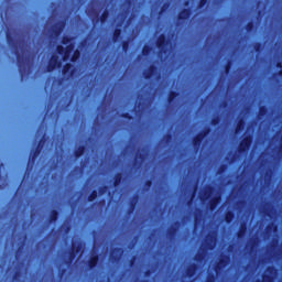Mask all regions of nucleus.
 <instances>
[{
	"label": "nucleus",
	"instance_id": "f257e3e1",
	"mask_svg": "<svg viewBox=\"0 0 282 282\" xmlns=\"http://www.w3.org/2000/svg\"><path fill=\"white\" fill-rule=\"evenodd\" d=\"M6 39L9 47L14 50V54L18 61L19 74H20L21 80H23L28 77V74H29L28 57H25V55L19 52V43H17V40L14 39V35H12V32L7 31Z\"/></svg>",
	"mask_w": 282,
	"mask_h": 282
},
{
	"label": "nucleus",
	"instance_id": "f03ea898",
	"mask_svg": "<svg viewBox=\"0 0 282 282\" xmlns=\"http://www.w3.org/2000/svg\"><path fill=\"white\" fill-rule=\"evenodd\" d=\"M41 133H42V138L40 139L36 148L34 150H32L29 155L25 175H28V173L32 172V170L34 169V164H36V160L41 155V151H43V147H45V133H43V132H41Z\"/></svg>",
	"mask_w": 282,
	"mask_h": 282
},
{
	"label": "nucleus",
	"instance_id": "7ed1b4c3",
	"mask_svg": "<svg viewBox=\"0 0 282 282\" xmlns=\"http://www.w3.org/2000/svg\"><path fill=\"white\" fill-rule=\"evenodd\" d=\"M83 251V242H73L70 250L68 252V259L65 261L66 265H72L74 259H76L77 254H80Z\"/></svg>",
	"mask_w": 282,
	"mask_h": 282
},
{
	"label": "nucleus",
	"instance_id": "20e7f679",
	"mask_svg": "<svg viewBox=\"0 0 282 282\" xmlns=\"http://www.w3.org/2000/svg\"><path fill=\"white\" fill-rule=\"evenodd\" d=\"M62 76L65 78V80H72L76 78V67H74V64L66 63L64 64L62 68Z\"/></svg>",
	"mask_w": 282,
	"mask_h": 282
},
{
	"label": "nucleus",
	"instance_id": "39448f33",
	"mask_svg": "<svg viewBox=\"0 0 282 282\" xmlns=\"http://www.w3.org/2000/svg\"><path fill=\"white\" fill-rule=\"evenodd\" d=\"M252 147V134L242 138L238 145V153H248Z\"/></svg>",
	"mask_w": 282,
	"mask_h": 282
},
{
	"label": "nucleus",
	"instance_id": "423d86ee",
	"mask_svg": "<svg viewBox=\"0 0 282 282\" xmlns=\"http://www.w3.org/2000/svg\"><path fill=\"white\" fill-rule=\"evenodd\" d=\"M166 45H169V37H166V34L162 33L156 39V47L160 50L161 54H166V52H169Z\"/></svg>",
	"mask_w": 282,
	"mask_h": 282
},
{
	"label": "nucleus",
	"instance_id": "0eeeda50",
	"mask_svg": "<svg viewBox=\"0 0 282 282\" xmlns=\"http://www.w3.org/2000/svg\"><path fill=\"white\" fill-rule=\"evenodd\" d=\"M61 67H63V62L58 59V55H52L48 59L46 72H54V69H58Z\"/></svg>",
	"mask_w": 282,
	"mask_h": 282
},
{
	"label": "nucleus",
	"instance_id": "6e6552de",
	"mask_svg": "<svg viewBox=\"0 0 282 282\" xmlns=\"http://www.w3.org/2000/svg\"><path fill=\"white\" fill-rule=\"evenodd\" d=\"M278 270L274 265H269L265 269V273L262 274V282H274V276H276Z\"/></svg>",
	"mask_w": 282,
	"mask_h": 282
},
{
	"label": "nucleus",
	"instance_id": "1a4fd4ad",
	"mask_svg": "<svg viewBox=\"0 0 282 282\" xmlns=\"http://www.w3.org/2000/svg\"><path fill=\"white\" fill-rule=\"evenodd\" d=\"M230 257L228 254L221 256L214 267L216 274H219V272H221V270L228 265Z\"/></svg>",
	"mask_w": 282,
	"mask_h": 282
},
{
	"label": "nucleus",
	"instance_id": "9d476101",
	"mask_svg": "<svg viewBox=\"0 0 282 282\" xmlns=\"http://www.w3.org/2000/svg\"><path fill=\"white\" fill-rule=\"evenodd\" d=\"M124 251L120 247H116L115 249L111 250L110 252V261L112 263H118L120 259H122V253Z\"/></svg>",
	"mask_w": 282,
	"mask_h": 282
},
{
	"label": "nucleus",
	"instance_id": "9b49d317",
	"mask_svg": "<svg viewBox=\"0 0 282 282\" xmlns=\"http://www.w3.org/2000/svg\"><path fill=\"white\" fill-rule=\"evenodd\" d=\"M180 226H182V223L180 220H176L173 226H171L167 230V237L170 239H175L177 237V232L180 230Z\"/></svg>",
	"mask_w": 282,
	"mask_h": 282
},
{
	"label": "nucleus",
	"instance_id": "f8f14e48",
	"mask_svg": "<svg viewBox=\"0 0 282 282\" xmlns=\"http://www.w3.org/2000/svg\"><path fill=\"white\" fill-rule=\"evenodd\" d=\"M155 74H158V66L151 64L148 69L143 72V78H145V80H151Z\"/></svg>",
	"mask_w": 282,
	"mask_h": 282
},
{
	"label": "nucleus",
	"instance_id": "ddd939ff",
	"mask_svg": "<svg viewBox=\"0 0 282 282\" xmlns=\"http://www.w3.org/2000/svg\"><path fill=\"white\" fill-rule=\"evenodd\" d=\"M100 261V256L98 253L91 254L87 261V268L89 270H94L98 267V263Z\"/></svg>",
	"mask_w": 282,
	"mask_h": 282
},
{
	"label": "nucleus",
	"instance_id": "4468645a",
	"mask_svg": "<svg viewBox=\"0 0 282 282\" xmlns=\"http://www.w3.org/2000/svg\"><path fill=\"white\" fill-rule=\"evenodd\" d=\"M65 30V21L61 20L58 21L52 29L53 35L55 37L61 36L63 34V31Z\"/></svg>",
	"mask_w": 282,
	"mask_h": 282
},
{
	"label": "nucleus",
	"instance_id": "2eb2a0df",
	"mask_svg": "<svg viewBox=\"0 0 282 282\" xmlns=\"http://www.w3.org/2000/svg\"><path fill=\"white\" fill-rule=\"evenodd\" d=\"M192 14H193V11L191 10V8H185L178 12L177 21H188Z\"/></svg>",
	"mask_w": 282,
	"mask_h": 282
},
{
	"label": "nucleus",
	"instance_id": "dca6fc26",
	"mask_svg": "<svg viewBox=\"0 0 282 282\" xmlns=\"http://www.w3.org/2000/svg\"><path fill=\"white\" fill-rule=\"evenodd\" d=\"M138 202H140V196L135 194L130 200L128 215H133V213H135V208H138Z\"/></svg>",
	"mask_w": 282,
	"mask_h": 282
},
{
	"label": "nucleus",
	"instance_id": "f3484780",
	"mask_svg": "<svg viewBox=\"0 0 282 282\" xmlns=\"http://www.w3.org/2000/svg\"><path fill=\"white\" fill-rule=\"evenodd\" d=\"M221 204V195H216L213 198H210L208 203L209 210H217V207Z\"/></svg>",
	"mask_w": 282,
	"mask_h": 282
},
{
	"label": "nucleus",
	"instance_id": "a211bd4d",
	"mask_svg": "<svg viewBox=\"0 0 282 282\" xmlns=\"http://www.w3.org/2000/svg\"><path fill=\"white\" fill-rule=\"evenodd\" d=\"M74 52V43L70 44H66L65 47V55L62 56V61L64 63H67V61H69V56H72V53Z\"/></svg>",
	"mask_w": 282,
	"mask_h": 282
},
{
	"label": "nucleus",
	"instance_id": "6ab92c4d",
	"mask_svg": "<svg viewBox=\"0 0 282 282\" xmlns=\"http://www.w3.org/2000/svg\"><path fill=\"white\" fill-rule=\"evenodd\" d=\"M198 269H199V267L197 265V263H192L185 271L186 276H188V279H193V276H195V274H197Z\"/></svg>",
	"mask_w": 282,
	"mask_h": 282
},
{
	"label": "nucleus",
	"instance_id": "aec40b11",
	"mask_svg": "<svg viewBox=\"0 0 282 282\" xmlns=\"http://www.w3.org/2000/svg\"><path fill=\"white\" fill-rule=\"evenodd\" d=\"M202 142H204V139L197 133L192 140V144L194 149H196V151H199V149L202 148Z\"/></svg>",
	"mask_w": 282,
	"mask_h": 282
},
{
	"label": "nucleus",
	"instance_id": "412c9836",
	"mask_svg": "<svg viewBox=\"0 0 282 282\" xmlns=\"http://www.w3.org/2000/svg\"><path fill=\"white\" fill-rule=\"evenodd\" d=\"M205 246L207 250H214L215 249V236L208 235L205 240Z\"/></svg>",
	"mask_w": 282,
	"mask_h": 282
},
{
	"label": "nucleus",
	"instance_id": "4be33fe9",
	"mask_svg": "<svg viewBox=\"0 0 282 282\" xmlns=\"http://www.w3.org/2000/svg\"><path fill=\"white\" fill-rule=\"evenodd\" d=\"M247 232H248V225L246 223H241L239 230L237 232L238 239H243V237H246Z\"/></svg>",
	"mask_w": 282,
	"mask_h": 282
},
{
	"label": "nucleus",
	"instance_id": "5701e85b",
	"mask_svg": "<svg viewBox=\"0 0 282 282\" xmlns=\"http://www.w3.org/2000/svg\"><path fill=\"white\" fill-rule=\"evenodd\" d=\"M123 177H124V175L122 174V172L115 174L112 186L115 188H118V186H120L122 184Z\"/></svg>",
	"mask_w": 282,
	"mask_h": 282
},
{
	"label": "nucleus",
	"instance_id": "b1692460",
	"mask_svg": "<svg viewBox=\"0 0 282 282\" xmlns=\"http://www.w3.org/2000/svg\"><path fill=\"white\" fill-rule=\"evenodd\" d=\"M144 160H147V155H144V153H137L135 154V159H134V166H142V162H144Z\"/></svg>",
	"mask_w": 282,
	"mask_h": 282
},
{
	"label": "nucleus",
	"instance_id": "393cba45",
	"mask_svg": "<svg viewBox=\"0 0 282 282\" xmlns=\"http://www.w3.org/2000/svg\"><path fill=\"white\" fill-rule=\"evenodd\" d=\"M246 129V120L243 118H240L236 124L235 133H241Z\"/></svg>",
	"mask_w": 282,
	"mask_h": 282
},
{
	"label": "nucleus",
	"instance_id": "a878e982",
	"mask_svg": "<svg viewBox=\"0 0 282 282\" xmlns=\"http://www.w3.org/2000/svg\"><path fill=\"white\" fill-rule=\"evenodd\" d=\"M109 19V10H105L101 15L97 19H95L96 23H107V20Z\"/></svg>",
	"mask_w": 282,
	"mask_h": 282
},
{
	"label": "nucleus",
	"instance_id": "bb28decb",
	"mask_svg": "<svg viewBox=\"0 0 282 282\" xmlns=\"http://www.w3.org/2000/svg\"><path fill=\"white\" fill-rule=\"evenodd\" d=\"M121 37H122V29L116 28L112 32L113 43H118V41H120Z\"/></svg>",
	"mask_w": 282,
	"mask_h": 282
},
{
	"label": "nucleus",
	"instance_id": "cd10ccee",
	"mask_svg": "<svg viewBox=\"0 0 282 282\" xmlns=\"http://www.w3.org/2000/svg\"><path fill=\"white\" fill-rule=\"evenodd\" d=\"M58 210L57 209H53L51 210L50 217H48V224H56V221H58Z\"/></svg>",
	"mask_w": 282,
	"mask_h": 282
},
{
	"label": "nucleus",
	"instance_id": "c85d7f7f",
	"mask_svg": "<svg viewBox=\"0 0 282 282\" xmlns=\"http://www.w3.org/2000/svg\"><path fill=\"white\" fill-rule=\"evenodd\" d=\"M180 97V93L177 90H172L167 95V102L169 105H173L175 102V99Z\"/></svg>",
	"mask_w": 282,
	"mask_h": 282
},
{
	"label": "nucleus",
	"instance_id": "c756f323",
	"mask_svg": "<svg viewBox=\"0 0 282 282\" xmlns=\"http://www.w3.org/2000/svg\"><path fill=\"white\" fill-rule=\"evenodd\" d=\"M87 150V147L85 145H79L75 151H74V155L76 158V160H78V158H83V155H85V151Z\"/></svg>",
	"mask_w": 282,
	"mask_h": 282
},
{
	"label": "nucleus",
	"instance_id": "7c9ffc66",
	"mask_svg": "<svg viewBox=\"0 0 282 282\" xmlns=\"http://www.w3.org/2000/svg\"><path fill=\"white\" fill-rule=\"evenodd\" d=\"M70 63H78L80 61V50L76 48L73 51V55L69 56Z\"/></svg>",
	"mask_w": 282,
	"mask_h": 282
},
{
	"label": "nucleus",
	"instance_id": "2f4dec72",
	"mask_svg": "<svg viewBox=\"0 0 282 282\" xmlns=\"http://www.w3.org/2000/svg\"><path fill=\"white\" fill-rule=\"evenodd\" d=\"M235 212L232 210H227L225 214V221L226 224H232V221L235 220Z\"/></svg>",
	"mask_w": 282,
	"mask_h": 282
},
{
	"label": "nucleus",
	"instance_id": "473e14b6",
	"mask_svg": "<svg viewBox=\"0 0 282 282\" xmlns=\"http://www.w3.org/2000/svg\"><path fill=\"white\" fill-rule=\"evenodd\" d=\"M213 191H215V187L208 186L207 189L204 192V195L200 199L203 202L206 200V199H210V196L213 195Z\"/></svg>",
	"mask_w": 282,
	"mask_h": 282
},
{
	"label": "nucleus",
	"instance_id": "72a5a7b5",
	"mask_svg": "<svg viewBox=\"0 0 282 282\" xmlns=\"http://www.w3.org/2000/svg\"><path fill=\"white\" fill-rule=\"evenodd\" d=\"M151 52H153V47H151V45L145 44L142 47L141 54L142 56H149V54H151Z\"/></svg>",
	"mask_w": 282,
	"mask_h": 282
},
{
	"label": "nucleus",
	"instance_id": "f704fd0d",
	"mask_svg": "<svg viewBox=\"0 0 282 282\" xmlns=\"http://www.w3.org/2000/svg\"><path fill=\"white\" fill-rule=\"evenodd\" d=\"M263 47H264V45H263L262 42H256V43L253 44V50H254V52H256L257 54H261V53L263 52Z\"/></svg>",
	"mask_w": 282,
	"mask_h": 282
},
{
	"label": "nucleus",
	"instance_id": "c9c22d12",
	"mask_svg": "<svg viewBox=\"0 0 282 282\" xmlns=\"http://www.w3.org/2000/svg\"><path fill=\"white\" fill-rule=\"evenodd\" d=\"M72 41H74V37H72L69 35H64L62 37V45H69L72 43Z\"/></svg>",
	"mask_w": 282,
	"mask_h": 282
},
{
	"label": "nucleus",
	"instance_id": "e433bc0d",
	"mask_svg": "<svg viewBox=\"0 0 282 282\" xmlns=\"http://www.w3.org/2000/svg\"><path fill=\"white\" fill-rule=\"evenodd\" d=\"M210 128H205L204 130H202L200 132H198L199 137L203 140H206V138L208 137V134L210 133Z\"/></svg>",
	"mask_w": 282,
	"mask_h": 282
},
{
	"label": "nucleus",
	"instance_id": "4c0bfd02",
	"mask_svg": "<svg viewBox=\"0 0 282 282\" xmlns=\"http://www.w3.org/2000/svg\"><path fill=\"white\" fill-rule=\"evenodd\" d=\"M206 259V254L204 252H197L194 257V261H198V263H202Z\"/></svg>",
	"mask_w": 282,
	"mask_h": 282
},
{
	"label": "nucleus",
	"instance_id": "58836bf2",
	"mask_svg": "<svg viewBox=\"0 0 282 282\" xmlns=\"http://www.w3.org/2000/svg\"><path fill=\"white\" fill-rule=\"evenodd\" d=\"M98 198V191L94 189L89 196H88V202H95Z\"/></svg>",
	"mask_w": 282,
	"mask_h": 282
},
{
	"label": "nucleus",
	"instance_id": "ea45409f",
	"mask_svg": "<svg viewBox=\"0 0 282 282\" xmlns=\"http://www.w3.org/2000/svg\"><path fill=\"white\" fill-rule=\"evenodd\" d=\"M220 122H221V117H220V116H216V117H214V118L212 119L210 124H212L213 127H217V126H219Z\"/></svg>",
	"mask_w": 282,
	"mask_h": 282
},
{
	"label": "nucleus",
	"instance_id": "a19ab883",
	"mask_svg": "<svg viewBox=\"0 0 282 282\" xmlns=\"http://www.w3.org/2000/svg\"><path fill=\"white\" fill-rule=\"evenodd\" d=\"M55 50L59 56H65V47L63 45L58 44Z\"/></svg>",
	"mask_w": 282,
	"mask_h": 282
},
{
	"label": "nucleus",
	"instance_id": "79ce46f5",
	"mask_svg": "<svg viewBox=\"0 0 282 282\" xmlns=\"http://www.w3.org/2000/svg\"><path fill=\"white\" fill-rule=\"evenodd\" d=\"M276 225L274 223H271L267 226V232H276Z\"/></svg>",
	"mask_w": 282,
	"mask_h": 282
},
{
	"label": "nucleus",
	"instance_id": "37998d69",
	"mask_svg": "<svg viewBox=\"0 0 282 282\" xmlns=\"http://www.w3.org/2000/svg\"><path fill=\"white\" fill-rule=\"evenodd\" d=\"M230 69H232V61L229 59L225 65V74H230Z\"/></svg>",
	"mask_w": 282,
	"mask_h": 282
},
{
	"label": "nucleus",
	"instance_id": "c03bdc74",
	"mask_svg": "<svg viewBox=\"0 0 282 282\" xmlns=\"http://www.w3.org/2000/svg\"><path fill=\"white\" fill-rule=\"evenodd\" d=\"M246 31L247 32H253L254 31V22L250 21L246 24Z\"/></svg>",
	"mask_w": 282,
	"mask_h": 282
},
{
	"label": "nucleus",
	"instance_id": "a18cd8bd",
	"mask_svg": "<svg viewBox=\"0 0 282 282\" xmlns=\"http://www.w3.org/2000/svg\"><path fill=\"white\" fill-rule=\"evenodd\" d=\"M217 281V275H215L214 273H209L205 280V282H215Z\"/></svg>",
	"mask_w": 282,
	"mask_h": 282
},
{
	"label": "nucleus",
	"instance_id": "49530a36",
	"mask_svg": "<svg viewBox=\"0 0 282 282\" xmlns=\"http://www.w3.org/2000/svg\"><path fill=\"white\" fill-rule=\"evenodd\" d=\"M259 115H260V116H267V115H268V107H265V106H260V108H259Z\"/></svg>",
	"mask_w": 282,
	"mask_h": 282
},
{
	"label": "nucleus",
	"instance_id": "de8ad7c7",
	"mask_svg": "<svg viewBox=\"0 0 282 282\" xmlns=\"http://www.w3.org/2000/svg\"><path fill=\"white\" fill-rule=\"evenodd\" d=\"M122 52H129V40L121 43Z\"/></svg>",
	"mask_w": 282,
	"mask_h": 282
},
{
	"label": "nucleus",
	"instance_id": "09e8293b",
	"mask_svg": "<svg viewBox=\"0 0 282 282\" xmlns=\"http://www.w3.org/2000/svg\"><path fill=\"white\" fill-rule=\"evenodd\" d=\"M107 191H109V186L104 185V186L99 187L98 193H99V195H105L107 193Z\"/></svg>",
	"mask_w": 282,
	"mask_h": 282
},
{
	"label": "nucleus",
	"instance_id": "8fccbe9b",
	"mask_svg": "<svg viewBox=\"0 0 282 282\" xmlns=\"http://www.w3.org/2000/svg\"><path fill=\"white\" fill-rule=\"evenodd\" d=\"M227 169H228V165L221 164V165L218 167V175H221V173H226Z\"/></svg>",
	"mask_w": 282,
	"mask_h": 282
},
{
	"label": "nucleus",
	"instance_id": "3c124183",
	"mask_svg": "<svg viewBox=\"0 0 282 282\" xmlns=\"http://www.w3.org/2000/svg\"><path fill=\"white\" fill-rule=\"evenodd\" d=\"M121 118H124V120H133V115L129 112L121 113Z\"/></svg>",
	"mask_w": 282,
	"mask_h": 282
},
{
	"label": "nucleus",
	"instance_id": "603ef678",
	"mask_svg": "<svg viewBox=\"0 0 282 282\" xmlns=\"http://www.w3.org/2000/svg\"><path fill=\"white\" fill-rule=\"evenodd\" d=\"M207 3L208 0H199L197 6L198 10H202V8H204Z\"/></svg>",
	"mask_w": 282,
	"mask_h": 282
},
{
	"label": "nucleus",
	"instance_id": "864d4df0",
	"mask_svg": "<svg viewBox=\"0 0 282 282\" xmlns=\"http://www.w3.org/2000/svg\"><path fill=\"white\" fill-rule=\"evenodd\" d=\"M144 186L147 189L151 188L153 186V181L152 180L145 181Z\"/></svg>",
	"mask_w": 282,
	"mask_h": 282
},
{
	"label": "nucleus",
	"instance_id": "5fc2aeb1",
	"mask_svg": "<svg viewBox=\"0 0 282 282\" xmlns=\"http://www.w3.org/2000/svg\"><path fill=\"white\" fill-rule=\"evenodd\" d=\"M164 140H165V142H171V140H173V134H171V133L165 134Z\"/></svg>",
	"mask_w": 282,
	"mask_h": 282
},
{
	"label": "nucleus",
	"instance_id": "6e6d98bb",
	"mask_svg": "<svg viewBox=\"0 0 282 282\" xmlns=\"http://www.w3.org/2000/svg\"><path fill=\"white\" fill-rule=\"evenodd\" d=\"M166 8H169V3H164V6L161 7L160 14H163V12H166Z\"/></svg>",
	"mask_w": 282,
	"mask_h": 282
},
{
	"label": "nucleus",
	"instance_id": "4d7b16f0",
	"mask_svg": "<svg viewBox=\"0 0 282 282\" xmlns=\"http://www.w3.org/2000/svg\"><path fill=\"white\" fill-rule=\"evenodd\" d=\"M21 276V271H15L13 274V280L17 281Z\"/></svg>",
	"mask_w": 282,
	"mask_h": 282
},
{
	"label": "nucleus",
	"instance_id": "13d9d810",
	"mask_svg": "<svg viewBox=\"0 0 282 282\" xmlns=\"http://www.w3.org/2000/svg\"><path fill=\"white\" fill-rule=\"evenodd\" d=\"M62 228H65L64 232H69V230H72V227H69V225H63Z\"/></svg>",
	"mask_w": 282,
	"mask_h": 282
},
{
	"label": "nucleus",
	"instance_id": "bf43d9fd",
	"mask_svg": "<svg viewBox=\"0 0 282 282\" xmlns=\"http://www.w3.org/2000/svg\"><path fill=\"white\" fill-rule=\"evenodd\" d=\"M151 274H153V271H151V269H148V270L144 272V276H151Z\"/></svg>",
	"mask_w": 282,
	"mask_h": 282
},
{
	"label": "nucleus",
	"instance_id": "052dcab7",
	"mask_svg": "<svg viewBox=\"0 0 282 282\" xmlns=\"http://www.w3.org/2000/svg\"><path fill=\"white\" fill-rule=\"evenodd\" d=\"M135 263V256H133L129 262L130 265H134Z\"/></svg>",
	"mask_w": 282,
	"mask_h": 282
},
{
	"label": "nucleus",
	"instance_id": "680f3d73",
	"mask_svg": "<svg viewBox=\"0 0 282 282\" xmlns=\"http://www.w3.org/2000/svg\"><path fill=\"white\" fill-rule=\"evenodd\" d=\"M275 67H278V69H282V62H278V63L275 64Z\"/></svg>",
	"mask_w": 282,
	"mask_h": 282
},
{
	"label": "nucleus",
	"instance_id": "e2e57ef3",
	"mask_svg": "<svg viewBox=\"0 0 282 282\" xmlns=\"http://www.w3.org/2000/svg\"><path fill=\"white\" fill-rule=\"evenodd\" d=\"M65 272H67V269H62L59 276H63V274H65Z\"/></svg>",
	"mask_w": 282,
	"mask_h": 282
},
{
	"label": "nucleus",
	"instance_id": "0e129e2a",
	"mask_svg": "<svg viewBox=\"0 0 282 282\" xmlns=\"http://www.w3.org/2000/svg\"><path fill=\"white\" fill-rule=\"evenodd\" d=\"M106 204V200L105 199H101L100 202H99V206H102V205H105Z\"/></svg>",
	"mask_w": 282,
	"mask_h": 282
},
{
	"label": "nucleus",
	"instance_id": "69168bd1",
	"mask_svg": "<svg viewBox=\"0 0 282 282\" xmlns=\"http://www.w3.org/2000/svg\"><path fill=\"white\" fill-rule=\"evenodd\" d=\"M198 219H199V216H198V215H195L194 221H195L196 224H197Z\"/></svg>",
	"mask_w": 282,
	"mask_h": 282
},
{
	"label": "nucleus",
	"instance_id": "338daca9",
	"mask_svg": "<svg viewBox=\"0 0 282 282\" xmlns=\"http://www.w3.org/2000/svg\"><path fill=\"white\" fill-rule=\"evenodd\" d=\"M279 76H282V69L279 70Z\"/></svg>",
	"mask_w": 282,
	"mask_h": 282
},
{
	"label": "nucleus",
	"instance_id": "774afa93",
	"mask_svg": "<svg viewBox=\"0 0 282 282\" xmlns=\"http://www.w3.org/2000/svg\"><path fill=\"white\" fill-rule=\"evenodd\" d=\"M256 282H263V280L261 281V280L258 279V280H256Z\"/></svg>",
	"mask_w": 282,
	"mask_h": 282
}]
</instances>
